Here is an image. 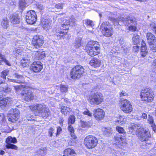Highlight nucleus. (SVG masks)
<instances>
[{
  "label": "nucleus",
  "instance_id": "nucleus-4",
  "mask_svg": "<svg viewBox=\"0 0 156 156\" xmlns=\"http://www.w3.org/2000/svg\"><path fill=\"white\" fill-rule=\"evenodd\" d=\"M84 70L83 67L81 66H76L73 68L71 71V77L73 79H79L83 76Z\"/></svg>",
  "mask_w": 156,
  "mask_h": 156
},
{
  "label": "nucleus",
  "instance_id": "nucleus-46",
  "mask_svg": "<svg viewBox=\"0 0 156 156\" xmlns=\"http://www.w3.org/2000/svg\"><path fill=\"white\" fill-rule=\"evenodd\" d=\"M24 87L23 85H21L14 86V89L17 93H18L20 91V90L21 89Z\"/></svg>",
  "mask_w": 156,
  "mask_h": 156
},
{
  "label": "nucleus",
  "instance_id": "nucleus-63",
  "mask_svg": "<svg viewBox=\"0 0 156 156\" xmlns=\"http://www.w3.org/2000/svg\"><path fill=\"white\" fill-rule=\"evenodd\" d=\"M4 115L2 113H0V122L2 121L4 118Z\"/></svg>",
  "mask_w": 156,
  "mask_h": 156
},
{
  "label": "nucleus",
  "instance_id": "nucleus-5",
  "mask_svg": "<svg viewBox=\"0 0 156 156\" xmlns=\"http://www.w3.org/2000/svg\"><path fill=\"white\" fill-rule=\"evenodd\" d=\"M140 96L142 100L147 102L152 101L154 97L153 91L149 88H147L142 90L141 92Z\"/></svg>",
  "mask_w": 156,
  "mask_h": 156
},
{
  "label": "nucleus",
  "instance_id": "nucleus-60",
  "mask_svg": "<svg viewBox=\"0 0 156 156\" xmlns=\"http://www.w3.org/2000/svg\"><path fill=\"white\" fill-rule=\"evenodd\" d=\"M54 129L52 128H51L48 131V133L50 136H52V132L53 131Z\"/></svg>",
  "mask_w": 156,
  "mask_h": 156
},
{
  "label": "nucleus",
  "instance_id": "nucleus-24",
  "mask_svg": "<svg viewBox=\"0 0 156 156\" xmlns=\"http://www.w3.org/2000/svg\"><path fill=\"white\" fill-rule=\"evenodd\" d=\"M9 71V70H5L3 71L1 73L0 77L2 78V79H0V84L5 83L6 76L8 75Z\"/></svg>",
  "mask_w": 156,
  "mask_h": 156
},
{
  "label": "nucleus",
  "instance_id": "nucleus-33",
  "mask_svg": "<svg viewBox=\"0 0 156 156\" xmlns=\"http://www.w3.org/2000/svg\"><path fill=\"white\" fill-rule=\"evenodd\" d=\"M60 91L62 93H65L67 92L68 86L67 85L61 84L60 86Z\"/></svg>",
  "mask_w": 156,
  "mask_h": 156
},
{
  "label": "nucleus",
  "instance_id": "nucleus-13",
  "mask_svg": "<svg viewBox=\"0 0 156 156\" xmlns=\"http://www.w3.org/2000/svg\"><path fill=\"white\" fill-rule=\"evenodd\" d=\"M32 43L34 46L36 48H38L42 46L44 43L43 36L37 35L34 37Z\"/></svg>",
  "mask_w": 156,
  "mask_h": 156
},
{
  "label": "nucleus",
  "instance_id": "nucleus-23",
  "mask_svg": "<svg viewBox=\"0 0 156 156\" xmlns=\"http://www.w3.org/2000/svg\"><path fill=\"white\" fill-rule=\"evenodd\" d=\"M50 115L49 110L45 106L39 115L44 118H47Z\"/></svg>",
  "mask_w": 156,
  "mask_h": 156
},
{
  "label": "nucleus",
  "instance_id": "nucleus-51",
  "mask_svg": "<svg viewBox=\"0 0 156 156\" xmlns=\"http://www.w3.org/2000/svg\"><path fill=\"white\" fill-rule=\"evenodd\" d=\"M64 3H58L55 5V7L58 9H62L64 6Z\"/></svg>",
  "mask_w": 156,
  "mask_h": 156
},
{
  "label": "nucleus",
  "instance_id": "nucleus-14",
  "mask_svg": "<svg viewBox=\"0 0 156 156\" xmlns=\"http://www.w3.org/2000/svg\"><path fill=\"white\" fill-rule=\"evenodd\" d=\"M23 98L24 100L29 101L34 99V95L32 92L29 90L25 89L21 93Z\"/></svg>",
  "mask_w": 156,
  "mask_h": 156
},
{
  "label": "nucleus",
  "instance_id": "nucleus-18",
  "mask_svg": "<svg viewBox=\"0 0 156 156\" xmlns=\"http://www.w3.org/2000/svg\"><path fill=\"white\" fill-rule=\"evenodd\" d=\"M41 23L43 28L46 30H48L51 27V20L48 18H42Z\"/></svg>",
  "mask_w": 156,
  "mask_h": 156
},
{
  "label": "nucleus",
  "instance_id": "nucleus-6",
  "mask_svg": "<svg viewBox=\"0 0 156 156\" xmlns=\"http://www.w3.org/2000/svg\"><path fill=\"white\" fill-rule=\"evenodd\" d=\"M136 133L142 142L147 141L151 136L150 132L148 129L139 128L136 130Z\"/></svg>",
  "mask_w": 156,
  "mask_h": 156
},
{
  "label": "nucleus",
  "instance_id": "nucleus-30",
  "mask_svg": "<svg viewBox=\"0 0 156 156\" xmlns=\"http://www.w3.org/2000/svg\"><path fill=\"white\" fill-rule=\"evenodd\" d=\"M21 62V66L23 68L28 66L30 62V60L28 57L27 58H23Z\"/></svg>",
  "mask_w": 156,
  "mask_h": 156
},
{
  "label": "nucleus",
  "instance_id": "nucleus-26",
  "mask_svg": "<svg viewBox=\"0 0 156 156\" xmlns=\"http://www.w3.org/2000/svg\"><path fill=\"white\" fill-rule=\"evenodd\" d=\"M147 50L146 44L144 42L142 41L141 46L140 54L142 57H144L147 55Z\"/></svg>",
  "mask_w": 156,
  "mask_h": 156
},
{
  "label": "nucleus",
  "instance_id": "nucleus-35",
  "mask_svg": "<svg viewBox=\"0 0 156 156\" xmlns=\"http://www.w3.org/2000/svg\"><path fill=\"white\" fill-rule=\"evenodd\" d=\"M68 129L70 133L71 136L74 139H76V137L75 134H74V129L72 126L71 125H70L68 127Z\"/></svg>",
  "mask_w": 156,
  "mask_h": 156
},
{
  "label": "nucleus",
  "instance_id": "nucleus-50",
  "mask_svg": "<svg viewBox=\"0 0 156 156\" xmlns=\"http://www.w3.org/2000/svg\"><path fill=\"white\" fill-rule=\"evenodd\" d=\"M150 27L153 32L156 34V24L152 23L150 25Z\"/></svg>",
  "mask_w": 156,
  "mask_h": 156
},
{
  "label": "nucleus",
  "instance_id": "nucleus-40",
  "mask_svg": "<svg viewBox=\"0 0 156 156\" xmlns=\"http://www.w3.org/2000/svg\"><path fill=\"white\" fill-rule=\"evenodd\" d=\"M75 117L74 116L71 115L68 119V124L69 125L73 124L75 122Z\"/></svg>",
  "mask_w": 156,
  "mask_h": 156
},
{
  "label": "nucleus",
  "instance_id": "nucleus-8",
  "mask_svg": "<svg viewBox=\"0 0 156 156\" xmlns=\"http://www.w3.org/2000/svg\"><path fill=\"white\" fill-rule=\"evenodd\" d=\"M98 143L97 138L93 136H87L84 139V144L89 149H92L95 147Z\"/></svg>",
  "mask_w": 156,
  "mask_h": 156
},
{
  "label": "nucleus",
  "instance_id": "nucleus-57",
  "mask_svg": "<svg viewBox=\"0 0 156 156\" xmlns=\"http://www.w3.org/2000/svg\"><path fill=\"white\" fill-rule=\"evenodd\" d=\"M139 46L138 45L133 46V51L134 52H137L139 50Z\"/></svg>",
  "mask_w": 156,
  "mask_h": 156
},
{
  "label": "nucleus",
  "instance_id": "nucleus-27",
  "mask_svg": "<svg viewBox=\"0 0 156 156\" xmlns=\"http://www.w3.org/2000/svg\"><path fill=\"white\" fill-rule=\"evenodd\" d=\"M60 109L61 112L66 115H68L69 113L72 111V109L70 108L64 106H62Z\"/></svg>",
  "mask_w": 156,
  "mask_h": 156
},
{
  "label": "nucleus",
  "instance_id": "nucleus-31",
  "mask_svg": "<svg viewBox=\"0 0 156 156\" xmlns=\"http://www.w3.org/2000/svg\"><path fill=\"white\" fill-rule=\"evenodd\" d=\"M82 39V37H78L76 38L74 43V47L76 48H78L81 46Z\"/></svg>",
  "mask_w": 156,
  "mask_h": 156
},
{
  "label": "nucleus",
  "instance_id": "nucleus-32",
  "mask_svg": "<svg viewBox=\"0 0 156 156\" xmlns=\"http://www.w3.org/2000/svg\"><path fill=\"white\" fill-rule=\"evenodd\" d=\"M17 141L16 138H13L11 136H9L6 138L5 142L7 144H11V143L15 144L16 143Z\"/></svg>",
  "mask_w": 156,
  "mask_h": 156
},
{
  "label": "nucleus",
  "instance_id": "nucleus-52",
  "mask_svg": "<svg viewBox=\"0 0 156 156\" xmlns=\"http://www.w3.org/2000/svg\"><path fill=\"white\" fill-rule=\"evenodd\" d=\"M150 46V48L151 50L153 52H156V45L153 44V43L151 44H149Z\"/></svg>",
  "mask_w": 156,
  "mask_h": 156
},
{
  "label": "nucleus",
  "instance_id": "nucleus-47",
  "mask_svg": "<svg viewBox=\"0 0 156 156\" xmlns=\"http://www.w3.org/2000/svg\"><path fill=\"white\" fill-rule=\"evenodd\" d=\"M36 6L40 12H42L44 9V7L41 3H39L36 4Z\"/></svg>",
  "mask_w": 156,
  "mask_h": 156
},
{
  "label": "nucleus",
  "instance_id": "nucleus-1",
  "mask_svg": "<svg viewBox=\"0 0 156 156\" xmlns=\"http://www.w3.org/2000/svg\"><path fill=\"white\" fill-rule=\"evenodd\" d=\"M76 20L73 16L67 19L63 20L60 30L59 29H53L54 34L57 37V39H60L61 38L66 35L67 31L69 29V27H73L75 25Z\"/></svg>",
  "mask_w": 156,
  "mask_h": 156
},
{
  "label": "nucleus",
  "instance_id": "nucleus-37",
  "mask_svg": "<svg viewBox=\"0 0 156 156\" xmlns=\"http://www.w3.org/2000/svg\"><path fill=\"white\" fill-rule=\"evenodd\" d=\"M139 36L136 34L133 35L132 39L133 43L134 44H136L139 43Z\"/></svg>",
  "mask_w": 156,
  "mask_h": 156
},
{
  "label": "nucleus",
  "instance_id": "nucleus-2",
  "mask_svg": "<svg viewBox=\"0 0 156 156\" xmlns=\"http://www.w3.org/2000/svg\"><path fill=\"white\" fill-rule=\"evenodd\" d=\"M96 41H91L88 42L86 45L87 52L91 56L98 55L99 52L100 48Z\"/></svg>",
  "mask_w": 156,
  "mask_h": 156
},
{
  "label": "nucleus",
  "instance_id": "nucleus-3",
  "mask_svg": "<svg viewBox=\"0 0 156 156\" xmlns=\"http://www.w3.org/2000/svg\"><path fill=\"white\" fill-rule=\"evenodd\" d=\"M88 100L92 105H97L101 104L104 100L103 94L100 92H96L89 96Z\"/></svg>",
  "mask_w": 156,
  "mask_h": 156
},
{
  "label": "nucleus",
  "instance_id": "nucleus-48",
  "mask_svg": "<svg viewBox=\"0 0 156 156\" xmlns=\"http://www.w3.org/2000/svg\"><path fill=\"white\" fill-rule=\"evenodd\" d=\"M27 5L25 0H20L19 6L21 8L24 7Z\"/></svg>",
  "mask_w": 156,
  "mask_h": 156
},
{
  "label": "nucleus",
  "instance_id": "nucleus-19",
  "mask_svg": "<svg viewBox=\"0 0 156 156\" xmlns=\"http://www.w3.org/2000/svg\"><path fill=\"white\" fill-rule=\"evenodd\" d=\"M13 76L14 77L16 78V79H12L8 78L9 82H13L18 83H22L24 82V77L23 76L21 75H19L17 73H15Z\"/></svg>",
  "mask_w": 156,
  "mask_h": 156
},
{
  "label": "nucleus",
  "instance_id": "nucleus-41",
  "mask_svg": "<svg viewBox=\"0 0 156 156\" xmlns=\"http://www.w3.org/2000/svg\"><path fill=\"white\" fill-rule=\"evenodd\" d=\"M121 16H119L118 17L117 19L114 18L110 17L109 18V20L112 21L113 23L116 25H118L119 24V22L120 21H122V20H119V18Z\"/></svg>",
  "mask_w": 156,
  "mask_h": 156
},
{
  "label": "nucleus",
  "instance_id": "nucleus-62",
  "mask_svg": "<svg viewBox=\"0 0 156 156\" xmlns=\"http://www.w3.org/2000/svg\"><path fill=\"white\" fill-rule=\"evenodd\" d=\"M151 126L152 127V129L155 132H156V126L154 123L151 125Z\"/></svg>",
  "mask_w": 156,
  "mask_h": 156
},
{
  "label": "nucleus",
  "instance_id": "nucleus-39",
  "mask_svg": "<svg viewBox=\"0 0 156 156\" xmlns=\"http://www.w3.org/2000/svg\"><path fill=\"white\" fill-rule=\"evenodd\" d=\"M9 25L8 20L7 18L3 19L2 22V25L3 28L6 29Z\"/></svg>",
  "mask_w": 156,
  "mask_h": 156
},
{
  "label": "nucleus",
  "instance_id": "nucleus-54",
  "mask_svg": "<svg viewBox=\"0 0 156 156\" xmlns=\"http://www.w3.org/2000/svg\"><path fill=\"white\" fill-rule=\"evenodd\" d=\"M89 125V122H84L83 121H81V126L83 127H85L88 126Z\"/></svg>",
  "mask_w": 156,
  "mask_h": 156
},
{
  "label": "nucleus",
  "instance_id": "nucleus-45",
  "mask_svg": "<svg viewBox=\"0 0 156 156\" xmlns=\"http://www.w3.org/2000/svg\"><path fill=\"white\" fill-rule=\"evenodd\" d=\"M116 129L117 131L120 133L124 134L126 133L124 130L123 128L120 126H117L116 127Z\"/></svg>",
  "mask_w": 156,
  "mask_h": 156
},
{
  "label": "nucleus",
  "instance_id": "nucleus-43",
  "mask_svg": "<svg viewBox=\"0 0 156 156\" xmlns=\"http://www.w3.org/2000/svg\"><path fill=\"white\" fill-rule=\"evenodd\" d=\"M84 21L85 22V24L87 26L92 27L94 25V22L91 20L89 19H86Z\"/></svg>",
  "mask_w": 156,
  "mask_h": 156
},
{
  "label": "nucleus",
  "instance_id": "nucleus-11",
  "mask_svg": "<svg viewBox=\"0 0 156 156\" xmlns=\"http://www.w3.org/2000/svg\"><path fill=\"white\" fill-rule=\"evenodd\" d=\"M37 19V14L34 11L30 10L27 12L26 16V21L28 24H33L36 21Z\"/></svg>",
  "mask_w": 156,
  "mask_h": 156
},
{
  "label": "nucleus",
  "instance_id": "nucleus-17",
  "mask_svg": "<svg viewBox=\"0 0 156 156\" xmlns=\"http://www.w3.org/2000/svg\"><path fill=\"white\" fill-rule=\"evenodd\" d=\"M115 139L116 143L119 145L125 146L126 145V140L124 137L119 134H116L115 136Z\"/></svg>",
  "mask_w": 156,
  "mask_h": 156
},
{
  "label": "nucleus",
  "instance_id": "nucleus-9",
  "mask_svg": "<svg viewBox=\"0 0 156 156\" xmlns=\"http://www.w3.org/2000/svg\"><path fill=\"white\" fill-rule=\"evenodd\" d=\"M100 27L103 30L104 36L109 37L111 36L113 33L112 27L108 22H105L102 23Z\"/></svg>",
  "mask_w": 156,
  "mask_h": 156
},
{
  "label": "nucleus",
  "instance_id": "nucleus-10",
  "mask_svg": "<svg viewBox=\"0 0 156 156\" xmlns=\"http://www.w3.org/2000/svg\"><path fill=\"white\" fill-rule=\"evenodd\" d=\"M119 19L120 20H122V22L126 26L135 25L137 23L136 19L132 15H130L125 17H120Z\"/></svg>",
  "mask_w": 156,
  "mask_h": 156
},
{
  "label": "nucleus",
  "instance_id": "nucleus-49",
  "mask_svg": "<svg viewBox=\"0 0 156 156\" xmlns=\"http://www.w3.org/2000/svg\"><path fill=\"white\" fill-rule=\"evenodd\" d=\"M124 118L122 116H120L115 122L118 123V124L122 125L124 123Z\"/></svg>",
  "mask_w": 156,
  "mask_h": 156
},
{
  "label": "nucleus",
  "instance_id": "nucleus-22",
  "mask_svg": "<svg viewBox=\"0 0 156 156\" xmlns=\"http://www.w3.org/2000/svg\"><path fill=\"white\" fill-rule=\"evenodd\" d=\"M90 64L94 67H98L101 65V61L98 58H93L90 60Z\"/></svg>",
  "mask_w": 156,
  "mask_h": 156
},
{
  "label": "nucleus",
  "instance_id": "nucleus-61",
  "mask_svg": "<svg viewBox=\"0 0 156 156\" xmlns=\"http://www.w3.org/2000/svg\"><path fill=\"white\" fill-rule=\"evenodd\" d=\"M127 94L124 91H122L121 92V93L120 94V97H122L124 96H127Z\"/></svg>",
  "mask_w": 156,
  "mask_h": 156
},
{
  "label": "nucleus",
  "instance_id": "nucleus-56",
  "mask_svg": "<svg viewBox=\"0 0 156 156\" xmlns=\"http://www.w3.org/2000/svg\"><path fill=\"white\" fill-rule=\"evenodd\" d=\"M133 25H130L129 27V30L131 31H134L136 30V27Z\"/></svg>",
  "mask_w": 156,
  "mask_h": 156
},
{
  "label": "nucleus",
  "instance_id": "nucleus-25",
  "mask_svg": "<svg viewBox=\"0 0 156 156\" xmlns=\"http://www.w3.org/2000/svg\"><path fill=\"white\" fill-rule=\"evenodd\" d=\"M146 37L149 44H151L156 40V37L151 33H147Z\"/></svg>",
  "mask_w": 156,
  "mask_h": 156
},
{
  "label": "nucleus",
  "instance_id": "nucleus-64",
  "mask_svg": "<svg viewBox=\"0 0 156 156\" xmlns=\"http://www.w3.org/2000/svg\"><path fill=\"white\" fill-rule=\"evenodd\" d=\"M62 131V129L60 127H59L57 129V134H58Z\"/></svg>",
  "mask_w": 156,
  "mask_h": 156
},
{
  "label": "nucleus",
  "instance_id": "nucleus-58",
  "mask_svg": "<svg viewBox=\"0 0 156 156\" xmlns=\"http://www.w3.org/2000/svg\"><path fill=\"white\" fill-rule=\"evenodd\" d=\"M20 50L19 49H17L16 51H13V54L15 56H17L20 53Z\"/></svg>",
  "mask_w": 156,
  "mask_h": 156
},
{
  "label": "nucleus",
  "instance_id": "nucleus-16",
  "mask_svg": "<svg viewBox=\"0 0 156 156\" xmlns=\"http://www.w3.org/2000/svg\"><path fill=\"white\" fill-rule=\"evenodd\" d=\"M93 114L97 120H101L104 117L105 112L100 108L94 109L93 111Z\"/></svg>",
  "mask_w": 156,
  "mask_h": 156
},
{
  "label": "nucleus",
  "instance_id": "nucleus-53",
  "mask_svg": "<svg viewBox=\"0 0 156 156\" xmlns=\"http://www.w3.org/2000/svg\"><path fill=\"white\" fill-rule=\"evenodd\" d=\"M148 122L151 125L154 123V119L153 117L152 116H151L150 115H149L148 118Z\"/></svg>",
  "mask_w": 156,
  "mask_h": 156
},
{
  "label": "nucleus",
  "instance_id": "nucleus-55",
  "mask_svg": "<svg viewBox=\"0 0 156 156\" xmlns=\"http://www.w3.org/2000/svg\"><path fill=\"white\" fill-rule=\"evenodd\" d=\"M83 114L85 115H87L89 116H92V113L88 109H86L85 111L83 112Z\"/></svg>",
  "mask_w": 156,
  "mask_h": 156
},
{
  "label": "nucleus",
  "instance_id": "nucleus-44",
  "mask_svg": "<svg viewBox=\"0 0 156 156\" xmlns=\"http://www.w3.org/2000/svg\"><path fill=\"white\" fill-rule=\"evenodd\" d=\"M6 147L7 148H10L16 150H17L18 148L16 146L12 144H7L6 145Z\"/></svg>",
  "mask_w": 156,
  "mask_h": 156
},
{
  "label": "nucleus",
  "instance_id": "nucleus-21",
  "mask_svg": "<svg viewBox=\"0 0 156 156\" xmlns=\"http://www.w3.org/2000/svg\"><path fill=\"white\" fill-rule=\"evenodd\" d=\"M10 20L13 24H19L20 21V18L18 14H12L10 16Z\"/></svg>",
  "mask_w": 156,
  "mask_h": 156
},
{
  "label": "nucleus",
  "instance_id": "nucleus-59",
  "mask_svg": "<svg viewBox=\"0 0 156 156\" xmlns=\"http://www.w3.org/2000/svg\"><path fill=\"white\" fill-rule=\"evenodd\" d=\"M64 121L63 118L62 117H60L59 119V123L62 126H63V122Z\"/></svg>",
  "mask_w": 156,
  "mask_h": 156
},
{
  "label": "nucleus",
  "instance_id": "nucleus-42",
  "mask_svg": "<svg viewBox=\"0 0 156 156\" xmlns=\"http://www.w3.org/2000/svg\"><path fill=\"white\" fill-rule=\"evenodd\" d=\"M46 149L45 148H43L42 149H39L38 150L37 153L39 155H43L46 153Z\"/></svg>",
  "mask_w": 156,
  "mask_h": 156
},
{
  "label": "nucleus",
  "instance_id": "nucleus-15",
  "mask_svg": "<svg viewBox=\"0 0 156 156\" xmlns=\"http://www.w3.org/2000/svg\"><path fill=\"white\" fill-rule=\"evenodd\" d=\"M43 68L42 63L39 62H34L31 65L30 69L35 73L40 72Z\"/></svg>",
  "mask_w": 156,
  "mask_h": 156
},
{
  "label": "nucleus",
  "instance_id": "nucleus-12",
  "mask_svg": "<svg viewBox=\"0 0 156 156\" xmlns=\"http://www.w3.org/2000/svg\"><path fill=\"white\" fill-rule=\"evenodd\" d=\"M20 112L17 109H12L9 111V121L10 122H15L19 117Z\"/></svg>",
  "mask_w": 156,
  "mask_h": 156
},
{
  "label": "nucleus",
  "instance_id": "nucleus-29",
  "mask_svg": "<svg viewBox=\"0 0 156 156\" xmlns=\"http://www.w3.org/2000/svg\"><path fill=\"white\" fill-rule=\"evenodd\" d=\"M2 91L9 94L11 93V89L7 85L3 86H0V92Z\"/></svg>",
  "mask_w": 156,
  "mask_h": 156
},
{
  "label": "nucleus",
  "instance_id": "nucleus-7",
  "mask_svg": "<svg viewBox=\"0 0 156 156\" xmlns=\"http://www.w3.org/2000/svg\"><path fill=\"white\" fill-rule=\"evenodd\" d=\"M120 108L126 114L130 113L133 110L132 106L130 101L124 99H122L120 100Z\"/></svg>",
  "mask_w": 156,
  "mask_h": 156
},
{
  "label": "nucleus",
  "instance_id": "nucleus-20",
  "mask_svg": "<svg viewBox=\"0 0 156 156\" xmlns=\"http://www.w3.org/2000/svg\"><path fill=\"white\" fill-rule=\"evenodd\" d=\"M45 106V105L41 104H37L30 106V108L31 110L37 112L39 115Z\"/></svg>",
  "mask_w": 156,
  "mask_h": 156
},
{
  "label": "nucleus",
  "instance_id": "nucleus-38",
  "mask_svg": "<svg viewBox=\"0 0 156 156\" xmlns=\"http://www.w3.org/2000/svg\"><path fill=\"white\" fill-rule=\"evenodd\" d=\"M8 100L6 98L3 99L2 101H0V106L2 109L6 107Z\"/></svg>",
  "mask_w": 156,
  "mask_h": 156
},
{
  "label": "nucleus",
  "instance_id": "nucleus-36",
  "mask_svg": "<svg viewBox=\"0 0 156 156\" xmlns=\"http://www.w3.org/2000/svg\"><path fill=\"white\" fill-rule=\"evenodd\" d=\"M105 130L104 131V134L107 136H109L112 135V130L110 127L105 128Z\"/></svg>",
  "mask_w": 156,
  "mask_h": 156
},
{
  "label": "nucleus",
  "instance_id": "nucleus-28",
  "mask_svg": "<svg viewBox=\"0 0 156 156\" xmlns=\"http://www.w3.org/2000/svg\"><path fill=\"white\" fill-rule=\"evenodd\" d=\"M63 156H70L74 155L76 154L75 151L70 148H67L64 151Z\"/></svg>",
  "mask_w": 156,
  "mask_h": 156
},
{
  "label": "nucleus",
  "instance_id": "nucleus-34",
  "mask_svg": "<svg viewBox=\"0 0 156 156\" xmlns=\"http://www.w3.org/2000/svg\"><path fill=\"white\" fill-rule=\"evenodd\" d=\"M2 61L4 62L7 65L9 66H11L10 62L5 58V56L1 54H0V65L1 64Z\"/></svg>",
  "mask_w": 156,
  "mask_h": 156
}]
</instances>
